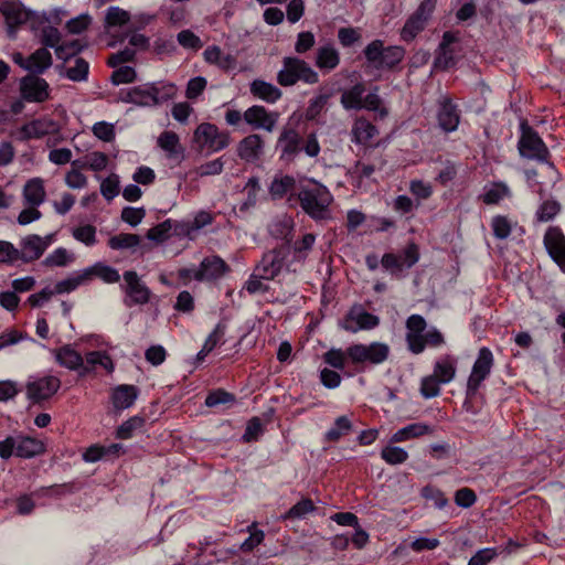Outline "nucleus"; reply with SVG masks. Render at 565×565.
Wrapping results in <instances>:
<instances>
[{"mask_svg": "<svg viewBox=\"0 0 565 565\" xmlns=\"http://www.w3.org/2000/svg\"><path fill=\"white\" fill-rule=\"evenodd\" d=\"M57 130L58 125L55 120L49 117H42L24 124L19 130V139L22 141L40 139Z\"/></svg>", "mask_w": 565, "mask_h": 565, "instance_id": "17", "label": "nucleus"}, {"mask_svg": "<svg viewBox=\"0 0 565 565\" xmlns=\"http://www.w3.org/2000/svg\"><path fill=\"white\" fill-rule=\"evenodd\" d=\"M249 536L241 544V550L245 553L252 552L255 547L263 543L265 533L263 530L256 529V523L247 527Z\"/></svg>", "mask_w": 565, "mask_h": 565, "instance_id": "55", "label": "nucleus"}, {"mask_svg": "<svg viewBox=\"0 0 565 565\" xmlns=\"http://www.w3.org/2000/svg\"><path fill=\"white\" fill-rule=\"evenodd\" d=\"M52 65V55L46 47L38 49L34 53H32L28 57L26 70L42 74L45 70H47Z\"/></svg>", "mask_w": 565, "mask_h": 565, "instance_id": "38", "label": "nucleus"}, {"mask_svg": "<svg viewBox=\"0 0 565 565\" xmlns=\"http://www.w3.org/2000/svg\"><path fill=\"white\" fill-rule=\"evenodd\" d=\"M379 87L375 86L367 95H363V108L370 111H379L381 117L387 116V109L382 107V99L377 94Z\"/></svg>", "mask_w": 565, "mask_h": 565, "instance_id": "57", "label": "nucleus"}, {"mask_svg": "<svg viewBox=\"0 0 565 565\" xmlns=\"http://www.w3.org/2000/svg\"><path fill=\"white\" fill-rule=\"evenodd\" d=\"M250 94L266 103L274 104L281 98L282 92L274 84L263 79H254L249 85Z\"/></svg>", "mask_w": 565, "mask_h": 565, "instance_id": "30", "label": "nucleus"}, {"mask_svg": "<svg viewBox=\"0 0 565 565\" xmlns=\"http://www.w3.org/2000/svg\"><path fill=\"white\" fill-rule=\"evenodd\" d=\"M458 359L452 354H443L434 363L433 374L443 384L450 383L457 374Z\"/></svg>", "mask_w": 565, "mask_h": 565, "instance_id": "26", "label": "nucleus"}, {"mask_svg": "<svg viewBox=\"0 0 565 565\" xmlns=\"http://www.w3.org/2000/svg\"><path fill=\"white\" fill-rule=\"evenodd\" d=\"M146 424V418L136 415L124 422L116 430V438L130 439L137 430H140Z\"/></svg>", "mask_w": 565, "mask_h": 565, "instance_id": "43", "label": "nucleus"}, {"mask_svg": "<svg viewBox=\"0 0 565 565\" xmlns=\"http://www.w3.org/2000/svg\"><path fill=\"white\" fill-rule=\"evenodd\" d=\"M42 237L31 234L23 237L20 242L19 257L23 263H32L41 258L44 254Z\"/></svg>", "mask_w": 565, "mask_h": 565, "instance_id": "23", "label": "nucleus"}, {"mask_svg": "<svg viewBox=\"0 0 565 565\" xmlns=\"http://www.w3.org/2000/svg\"><path fill=\"white\" fill-rule=\"evenodd\" d=\"M511 195L509 186L503 182H494L489 188H484L483 194L480 196L487 205L499 204L504 198Z\"/></svg>", "mask_w": 565, "mask_h": 565, "instance_id": "42", "label": "nucleus"}, {"mask_svg": "<svg viewBox=\"0 0 565 565\" xmlns=\"http://www.w3.org/2000/svg\"><path fill=\"white\" fill-rule=\"evenodd\" d=\"M353 429L351 419L343 415L335 418L333 425L324 434V440L330 443H338L342 437L349 435Z\"/></svg>", "mask_w": 565, "mask_h": 565, "instance_id": "40", "label": "nucleus"}, {"mask_svg": "<svg viewBox=\"0 0 565 565\" xmlns=\"http://www.w3.org/2000/svg\"><path fill=\"white\" fill-rule=\"evenodd\" d=\"M301 137L295 129H285L277 142L281 151V158L291 159L301 150Z\"/></svg>", "mask_w": 565, "mask_h": 565, "instance_id": "29", "label": "nucleus"}, {"mask_svg": "<svg viewBox=\"0 0 565 565\" xmlns=\"http://www.w3.org/2000/svg\"><path fill=\"white\" fill-rule=\"evenodd\" d=\"M290 248L288 245H279L265 252L256 264L258 271L266 280H275L285 273H290Z\"/></svg>", "mask_w": 565, "mask_h": 565, "instance_id": "5", "label": "nucleus"}, {"mask_svg": "<svg viewBox=\"0 0 565 565\" xmlns=\"http://www.w3.org/2000/svg\"><path fill=\"white\" fill-rule=\"evenodd\" d=\"M0 11L3 14L9 32L23 23L30 18V12L18 1H6L1 3Z\"/></svg>", "mask_w": 565, "mask_h": 565, "instance_id": "22", "label": "nucleus"}, {"mask_svg": "<svg viewBox=\"0 0 565 565\" xmlns=\"http://www.w3.org/2000/svg\"><path fill=\"white\" fill-rule=\"evenodd\" d=\"M391 353L390 347L384 342L369 344L355 343L347 348L348 359L355 365L374 366L384 363Z\"/></svg>", "mask_w": 565, "mask_h": 565, "instance_id": "6", "label": "nucleus"}, {"mask_svg": "<svg viewBox=\"0 0 565 565\" xmlns=\"http://www.w3.org/2000/svg\"><path fill=\"white\" fill-rule=\"evenodd\" d=\"M520 131L521 136L518 141L520 156L537 162H547L550 158L548 148L526 120L520 124Z\"/></svg>", "mask_w": 565, "mask_h": 565, "instance_id": "8", "label": "nucleus"}, {"mask_svg": "<svg viewBox=\"0 0 565 565\" xmlns=\"http://www.w3.org/2000/svg\"><path fill=\"white\" fill-rule=\"evenodd\" d=\"M21 95L26 102L43 103L50 98L47 82L39 76H26L21 81Z\"/></svg>", "mask_w": 565, "mask_h": 565, "instance_id": "16", "label": "nucleus"}, {"mask_svg": "<svg viewBox=\"0 0 565 565\" xmlns=\"http://www.w3.org/2000/svg\"><path fill=\"white\" fill-rule=\"evenodd\" d=\"M561 209L562 207L558 201L545 200L537 207L535 217L537 222H550L561 212Z\"/></svg>", "mask_w": 565, "mask_h": 565, "instance_id": "48", "label": "nucleus"}, {"mask_svg": "<svg viewBox=\"0 0 565 565\" xmlns=\"http://www.w3.org/2000/svg\"><path fill=\"white\" fill-rule=\"evenodd\" d=\"M491 228L495 238L505 239L512 232V223L504 215H495L491 220Z\"/></svg>", "mask_w": 565, "mask_h": 565, "instance_id": "51", "label": "nucleus"}, {"mask_svg": "<svg viewBox=\"0 0 565 565\" xmlns=\"http://www.w3.org/2000/svg\"><path fill=\"white\" fill-rule=\"evenodd\" d=\"M129 20H130V14L128 11H126L119 7H110V8H108L106 17H105V26L106 28L121 26V25L128 23Z\"/></svg>", "mask_w": 565, "mask_h": 565, "instance_id": "50", "label": "nucleus"}, {"mask_svg": "<svg viewBox=\"0 0 565 565\" xmlns=\"http://www.w3.org/2000/svg\"><path fill=\"white\" fill-rule=\"evenodd\" d=\"M456 60L454 55V50L451 47H441L437 49L434 66L438 70H448L455 66Z\"/></svg>", "mask_w": 565, "mask_h": 565, "instance_id": "59", "label": "nucleus"}, {"mask_svg": "<svg viewBox=\"0 0 565 565\" xmlns=\"http://www.w3.org/2000/svg\"><path fill=\"white\" fill-rule=\"evenodd\" d=\"M86 282H88L87 274H85V270L82 269V270L73 273L67 278L57 281L52 291H54V294H57V295L68 294V292L74 291L77 287H79L81 285H84Z\"/></svg>", "mask_w": 565, "mask_h": 565, "instance_id": "41", "label": "nucleus"}, {"mask_svg": "<svg viewBox=\"0 0 565 565\" xmlns=\"http://www.w3.org/2000/svg\"><path fill=\"white\" fill-rule=\"evenodd\" d=\"M315 242H316V235H313L311 233L305 234L301 237V239L297 241L294 244V252L296 254L295 257L298 260H305L307 258L308 252L312 249Z\"/></svg>", "mask_w": 565, "mask_h": 565, "instance_id": "58", "label": "nucleus"}, {"mask_svg": "<svg viewBox=\"0 0 565 565\" xmlns=\"http://www.w3.org/2000/svg\"><path fill=\"white\" fill-rule=\"evenodd\" d=\"M316 44V36L311 31H301L297 34L295 42V52L303 55L309 52Z\"/></svg>", "mask_w": 565, "mask_h": 565, "instance_id": "60", "label": "nucleus"}, {"mask_svg": "<svg viewBox=\"0 0 565 565\" xmlns=\"http://www.w3.org/2000/svg\"><path fill=\"white\" fill-rule=\"evenodd\" d=\"M365 86L362 83L353 85L351 88L344 90L341 95V105L347 110H360L363 108V95Z\"/></svg>", "mask_w": 565, "mask_h": 565, "instance_id": "35", "label": "nucleus"}, {"mask_svg": "<svg viewBox=\"0 0 565 565\" xmlns=\"http://www.w3.org/2000/svg\"><path fill=\"white\" fill-rule=\"evenodd\" d=\"M72 234L76 241L87 246H92L96 243V228L90 224L75 227Z\"/></svg>", "mask_w": 565, "mask_h": 565, "instance_id": "61", "label": "nucleus"}, {"mask_svg": "<svg viewBox=\"0 0 565 565\" xmlns=\"http://www.w3.org/2000/svg\"><path fill=\"white\" fill-rule=\"evenodd\" d=\"M44 182L41 178L29 180L23 188V199L30 206H39L45 200Z\"/></svg>", "mask_w": 565, "mask_h": 565, "instance_id": "32", "label": "nucleus"}, {"mask_svg": "<svg viewBox=\"0 0 565 565\" xmlns=\"http://www.w3.org/2000/svg\"><path fill=\"white\" fill-rule=\"evenodd\" d=\"M266 278L262 273L258 271V268L255 266L253 274L245 281L244 289L250 294H265L269 290V286L264 282Z\"/></svg>", "mask_w": 565, "mask_h": 565, "instance_id": "49", "label": "nucleus"}, {"mask_svg": "<svg viewBox=\"0 0 565 565\" xmlns=\"http://www.w3.org/2000/svg\"><path fill=\"white\" fill-rule=\"evenodd\" d=\"M313 501L309 498H303L294 504L281 518L282 520H301L309 513L316 511Z\"/></svg>", "mask_w": 565, "mask_h": 565, "instance_id": "44", "label": "nucleus"}, {"mask_svg": "<svg viewBox=\"0 0 565 565\" xmlns=\"http://www.w3.org/2000/svg\"><path fill=\"white\" fill-rule=\"evenodd\" d=\"M139 244L140 236L131 233H120L108 239V246L115 250L134 248Z\"/></svg>", "mask_w": 565, "mask_h": 565, "instance_id": "47", "label": "nucleus"}, {"mask_svg": "<svg viewBox=\"0 0 565 565\" xmlns=\"http://www.w3.org/2000/svg\"><path fill=\"white\" fill-rule=\"evenodd\" d=\"M172 232V220L168 218L147 232V238L154 242L166 241Z\"/></svg>", "mask_w": 565, "mask_h": 565, "instance_id": "62", "label": "nucleus"}, {"mask_svg": "<svg viewBox=\"0 0 565 565\" xmlns=\"http://www.w3.org/2000/svg\"><path fill=\"white\" fill-rule=\"evenodd\" d=\"M543 243L551 258L565 273V235L561 227L550 226L545 232Z\"/></svg>", "mask_w": 565, "mask_h": 565, "instance_id": "15", "label": "nucleus"}, {"mask_svg": "<svg viewBox=\"0 0 565 565\" xmlns=\"http://www.w3.org/2000/svg\"><path fill=\"white\" fill-rule=\"evenodd\" d=\"M340 64V53L332 43L320 45L316 51L315 65L322 72H331Z\"/></svg>", "mask_w": 565, "mask_h": 565, "instance_id": "25", "label": "nucleus"}, {"mask_svg": "<svg viewBox=\"0 0 565 565\" xmlns=\"http://www.w3.org/2000/svg\"><path fill=\"white\" fill-rule=\"evenodd\" d=\"M382 266L390 270L392 276L394 277H402V273L404 271V264H402V256H398L393 253H386L383 255L381 259Z\"/></svg>", "mask_w": 565, "mask_h": 565, "instance_id": "56", "label": "nucleus"}, {"mask_svg": "<svg viewBox=\"0 0 565 565\" xmlns=\"http://www.w3.org/2000/svg\"><path fill=\"white\" fill-rule=\"evenodd\" d=\"M436 7V0H424L417 10L407 19L405 22L401 38L409 42L412 41L419 32L425 29V25L433 14Z\"/></svg>", "mask_w": 565, "mask_h": 565, "instance_id": "10", "label": "nucleus"}, {"mask_svg": "<svg viewBox=\"0 0 565 565\" xmlns=\"http://www.w3.org/2000/svg\"><path fill=\"white\" fill-rule=\"evenodd\" d=\"M100 193L107 200L111 201L119 193V177L110 174L100 183Z\"/></svg>", "mask_w": 565, "mask_h": 565, "instance_id": "63", "label": "nucleus"}, {"mask_svg": "<svg viewBox=\"0 0 565 565\" xmlns=\"http://www.w3.org/2000/svg\"><path fill=\"white\" fill-rule=\"evenodd\" d=\"M493 364L494 358L491 350L487 347L479 349L477 359L467 381V396L472 397L477 394L482 382L490 375Z\"/></svg>", "mask_w": 565, "mask_h": 565, "instance_id": "9", "label": "nucleus"}, {"mask_svg": "<svg viewBox=\"0 0 565 565\" xmlns=\"http://www.w3.org/2000/svg\"><path fill=\"white\" fill-rule=\"evenodd\" d=\"M380 324V318L367 312L361 305H354L345 315L341 327L352 333L372 330Z\"/></svg>", "mask_w": 565, "mask_h": 565, "instance_id": "13", "label": "nucleus"}, {"mask_svg": "<svg viewBox=\"0 0 565 565\" xmlns=\"http://www.w3.org/2000/svg\"><path fill=\"white\" fill-rule=\"evenodd\" d=\"M377 128L364 117L356 118L351 129V141L366 146L376 135Z\"/></svg>", "mask_w": 565, "mask_h": 565, "instance_id": "28", "label": "nucleus"}, {"mask_svg": "<svg viewBox=\"0 0 565 565\" xmlns=\"http://www.w3.org/2000/svg\"><path fill=\"white\" fill-rule=\"evenodd\" d=\"M55 361L63 367L71 371H78L81 376L90 373V367L85 366L84 359L81 353L74 350L70 344H65L58 349L53 350Z\"/></svg>", "mask_w": 565, "mask_h": 565, "instance_id": "19", "label": "nucleus"}, {"mask_svg": "<svg viewBox=\"0 0 565 565\" xmlns=\"http://www.w3.org/2000/svg\"><path fill=\"white\" fill-rule=\"evenodd\" d=\"M73 262H74V255L72 253H70L66 248L58 247L44 258L43 265L45 267H51V268L65 267Z\"/></svg>", "mask_w": 565, "mask_h": 565, "instance_id": "45", "label": "nucleus"}, {"mask_svg": "<svg viewBox=\"0 0 565 565\" xmlns=\"http://www.w3.org/2000/svg\"><path fill=\"white\" fill-rule=\"evenodd\" d=\"M300 185V180L297 181L292 175L289 174H277L273 179L268 192L273 200H281L287 194L288 202L290 205L291 202L296 200V196L298 194V186Z\"/></svg>", "mask_w": 565, "mask_h": 565, "instance_id": "18", "label": "nucleus"}, {"mask_svg": "<svg viewBox=\"0 0 565 565\" xmlns=\"http://www.w3.org/2000/svg\"><path fill=\"white\" fill-rule=\"evenodd\" d=\"M193 142L201 152L206 151L210 154L227 148L231 136L228 131L220 130L214 124L202 122L193 132Z\"/></svg>", "mask_w": 565, "mask_h": 565, "instance_id": "7", "label": "nucleus"}, {"mask_svg": "<svg viewBox=\"0 0 565 565\" xmlns=\"http://www.w3.org/2000/svg\"><path fill=\"white\" fill-rule=\"evenodd\" d=\"M177 87L171 83L145 84L128 89L122 100L142 107H153L172 99Z\"/></svg>", "mask_w": 565, "mask_h": 565, "instance_id": "2", "label": "nucleus"}, {"mask_svg": "<svg viewBox=\"0 0 565 565\" xmlns=\"http://www.w3.org/2000/svg\"><path fill=\"white\" fill-rule=\"evenodd\" d=\"M61 387V380L55 375H44L29 381L26 397L33 403H41L51 398Z\"/></svg>", "mask_w": 565, "mask_h": 565, "instance_id": "12", "label": "nucleus"}, {"mask_svg": "<svg viewBox=\"0 0 565 565\" xmlns=\"http://www.w3.org/2000/svg\"><path fill=\"white\" fill-rule=\"evenodd\" d=\"M301 210L313 221L331 220L333 196L329 189L313 179H301L296 200Z\"/></svg>", "mask_w": 565, "mask_h": 565, "instance_id": "1", "label": "nucleus"}, {"mask_svg": "<svg viewBox=\"0 0 565 565\" xmlns=\"http://www.w3.org/2000/svg\"><path fill=\"white\" fill-rule=\"evenodd\" d=\"M85 360H86L85 366H89L90 372L93 371V367L95 365H100L109 372H111L114 369L113 361L106 352L90 351L86 354Z\"/></svg>", "mask_w": 565, "mask_h": 565, "instance_id": "52", "label": "nucleus"}, {"mask_svg": "<svg viewBox=\"0 0 565 565\" xmlns=\"http://www.w3.org/2000/svg\"><path fill=\"white\" fill-rule=\"evenodd\" d=\"M60 74L72 82H86L89 74V63L83 57H75L74 65L62 66Z\"/></svg>", "mask_w": 565, "mask_h": 565, "instance_id": "36", "label": "nucleus"}, {"mask_svg": "<svg viewBox=\"0 0 565 565\" xmlns=\"http://www.w3.org/2000/svg\"><path fill=\"white\" fill-rule=\"evenodd\" d=\"M367 63L376 70H393L405 56L403 46H384L382 40H374L363 50Z\"/></svg>", "mask_w": 565, "mask_h": 565, "instance_id": "4", "label": "nucleus"}, {"mask_svg": "<svg viewBox=\"0 0 565 565\" xmlns=\"http://www.w3.org/2000/svg\"><path fill=\"white\" fill-rule=\"evenodd\" d=\"M62 40L61 32L57 28L49 25L43 28L41 33V42L45 47H52L56 51L60 47Z\"/></svg>", "mask_w": 565, "mask_h": 565, "instance_id": "64", "label": "nucleus"}, {"mask_svg": "<svg viewBox=\"0 0 565 565\" xmlns=\"http://www.w3.org/2000/svg\"><path fill=\"white\" fill-rule=\"evenodd\" d=\"M87 274V280L92 281L95 277L102 279L106 284H115L120 279L118 270L109 265L102 262H97L94 265L84 268Z\"/></svg>", "mask_w": 565, "mask_h": 565, "instance_id": "33", "label": "nucleus"}, {"mask_svg": "<svg viewBox=\"0 0 565 565\" xmlns=\"http://www.w3.org/2000/svg\"><path fill=\"white\" fill-rule=\"evenodd\" d=\"M243 118L255 129L271 131L277 122L278 115L269 113L264 106L254 105L245 110Z\"/></svg>", "mask_w": 565, "mask_h": 565, "instance_id": "21", "label": "nucleus"}, {"mask_svg": "<svg viewBox=\"0 0 565 565\" xmlns=\"http://www.w3.org/2000/svg\"><path fill=\"white\" fill-rule=\"evenodd\" d=\"M294 220L291 216L281 215L275 218L269 225V233L274 238L290 241L294 231Z\"/></svg>", "mask_w": 565, "mask_h": 565, "instance_id": "39", "label": "nucleus"}, {"mask_svg": "<svg viewBox=\"0 0 565 565\" xmlns=\"http://www.w3.org/2000/svg\"><path fill=\"white\" fill-rule=\"evenodd\" d=\"M44 451V445L31 437L15 439V456L20 458H32Z\"/></svg>", "mask_w": 565, "mask_h": 565, "instance_id": "37", "label": "nucleus"}, {"mask_svg": "<svg viewBox=\"0 0 565 565\" xmlns=\"http://www.w3.org/2000/svg\"><path fill=\"white\" fill-rule=\"evenodd\" d=\"M230 271V266L220 256L205 257L194 275L198 281L216 280Z\"/></svg>", "mask_w": 565, "mask_h": 565, "instance_id": "20", "label": "nucleus"}, {"mask_svg": "<svg viewBox=\"0 0 565 565\" xmlns=\"http://www.w3.org/2000/svg\"><path fill=\"white\" fill-rule=\"evenodd\" d=\"M443 383L439 382L434 374L427 375L420 381V394L424 398H433L440 394V385Z\"/></svg>", "mask_w": 565, "mask_h": 565, "instance_id": "54", "label": "nucleus"}, {"mask_svg": "<svg viewBox=\"0 0 565 565\" xmlns=\"http://www.w3.org/2000/svg\"><path fill=\"white\" fill-rule=\"evenodd\" d=\"M437 121L445 132L456 131L460 122V110L449 95H440L437 100Z\"/></svg>", "mask_w": 565, "mask_h": 565, "instance_id": "14", "label": "nucleus"}, {"mask_svg": "<svg viewBox=\"0 0 565 565\" xmlns=\"http://www.w3.org/2000/svg\"><path fill=\"white\" fill-rule=\"evenodd\" d=\"M264 140L259 135L243 138L237 147L238 157L246 162H255L263 153Z\"/></svg>", "mask_w": 565, "mask_h": 565, "instance_id": "24", "label": "nucleus"}, {"mask_svg": "<svg viewBox=\"0 0 565 565\" xmlns=\"http://www.w3.org/2000/svg\"><path fill=\"white\" fill-rule=\"evenodd\" d=\"M431 433L433 428L429 425L424 423H414L396 430L392 435L390 441L391 444L403 443Z\"/></svg>", "mask_w": 565, "mask_h": 565, "instance_id": "34", "label": "nucleus"}, {"mask_svg": "<svg viewBox=\"0 0 565 565\" xmlns=\"http://www.w3.org/2000/svg\"><path fill=\"white\" fill-rule=\"evenodd\" d=\"M408 457V452L398 446L387 445L381 450V458L391 466L402 465Z\"/></svg>", "mask_w": 565, "mask_h": 565, "instance_id": "46", "label": "nucleus"}, {"mask_svg": "<svg viewBox=\"0 0 565 565\" xmlns=\"http://www.w3.org/2000/svg\"><path fill=\"white\" fill-rule=\"evenodd\" d=\"M124 280L125 284L121 285V288L127 296L125 299L127 307L145 305L150 300V289L140 281V278L135 270L125 271Z\"/></svg>", "mask_w": 565, "mask_h": 565, "instance_id": "11", "label": "nucleus"}, {"mask_svg": "<svg viewBox=\"0 0 565 565\" xmlns=\"http://www.w3.org/2000/svg\"><path fill=\"white\" fill-rule=\"evenodd\" d=\"M86 44L81 43L79 40L63 42L60 47H56L57 58L70 61L85 49Z\"/></svg>", "mask_w": 565, "mask_h": 565, "instance_id": "53", "label": "nucleus"}, {"mask_svg": "<svg viewBox=\"0 0 565 565\" xmlns=\"http://www.w3.org/2000/svg\"><path fill=\"white\" fill-rule=\"evenodd\" d=\"M139 390L135 385L121 384L111 392V402L117 412L131 407L138 398Z\"/></svg>", "mask_w": 565, "mask_h": 565, "instance_id": "27", "label": "nucleus"}, {"mask_svg": "<svg viewBox=\"0 0 565 565\" xmlns=\"http://www.w3.org/2000/svg\"><path fill=\"white\" fill-rule=\"evenodd\" d=\"M158 146L167 153L169 159L180 160L183 158L184 149L174 131H163L158 138Z\"/></svg>", "mask_w": 565, "mask_h": 565, "instance_id": "31", "label": "nucleus"}, {"mask_svg": "<svg viewBox=\"0 0 565 565\" xmlns=\"http://www.w3.org/2000/svg\"><path fill=\"white\" fill-rule=\"evenodd\" d=\"M276 79L282 87L294 86L299 82L315 85L319 82V74L308 62L299 56H285Z\"/></svg>", "mask_w": 565, "mask_h": 565, "instance_id": "3", "label": "nucleus"}]
</instances>
